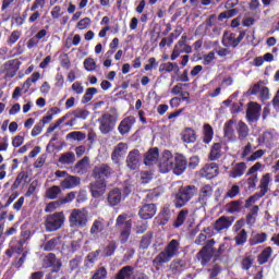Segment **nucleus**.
<instances>
[{
	"label": "nucleus",
	"instance_id": "nucleus-1",
	"mask_svg": "<svg viewBox=\"0 0 279 279\" xmlns=\"http://www.w3.org/2000/svg\"><path fill=\"white\" fill-rule=\"evenodd\" d=\"M180 254V241L171 240L154 259L153 265L156 269H160L165 264L171 263V258H175Z\"/></svg>",
	"mask_w": 279,
	"mask_h": 279
},
{
	"label": "nucleus",
	"instance_id": "nucleus-2",
	"mask_svg": "<svg viewBox=\"0 0 279 279\" xmlns=\"http://www.w3.org/2000/svg\"><path fill=\"white\" fill-rule=\"evenodd\" d=\"M197 195V186L195 185H185L181 186L178 192L174 194L173 204L175 208H184L193 197Z\"/></svg>",
	"mask_w": 279,
	"mask_h": 279
},
{
	"label": "nucleus",
	"instance_id": "nucleus-3",
	"mask_svg": "<svg viewBox=\"0 0 279 279\" xmlns=\"http://www.w3.org/2000/svg\"><path fill=\"white\" fill-rule=\"evenodd\" d=\"M269 182H271V174L266 173L262 177L259 181V192H256L255 194L251 195L246 201L244 208H251L253 204H256L260 197H265L267 193L269 192Z\"/></svg>",
	"mask_w": 279,
	"mask_h": 279
},
{
	"label": "nucleus",
	"instance_id": "nucleus-4",
	"mask_svg": "<svg viewBox=\"0 0 279 279\" xmlns=\"http://www.w3.org/2000/svg\"><path fill=\"white\" fill-rule=\"evenodd\" d=\"M71 228H86L88 211L86 209H73L69 217Z\"/></svg>",
	"mask_w": 279,
	"mask_h": 279
},
{
	"label": "nucleus",
	"instance_id": "nucleus-5",
	"mask_svg": "<svg viewBox=\"0 0 279 279\" xmlns=\"http://www.w3.org/2000/svg\"><path fill=\"white\" fill-rule=\"evenodd\" d=\"M64 213L58 211L47 216L45 220V228L47 232H56L64 226Z\"/></svg>",
	"mask_w": 279,
	"mask_h": 279
},
{
	"label": "nucleus",
	"instance_id": "nucleus-6",
	"mask_svg": "<svg viewBox=\"0 0 279 279\" xmlns=\"http://www.w3.org/2000/svg\"><path fill=\"white\" fill-rule=\"evenodd\" d=\"M118 118L114 114L105 113L98 119V130L101 134H110L117 126Z\"/></svg>",
	"mask_w": 279,
	"mask_h": 279
},
{
	"label": "nucleus",
	"instance_id": "nucleus-7",
	"mask_svg": "<svg viewBox=\"0 0 279 279\" xmlns=\"http://www.w3.org/2000/svg\"><path fill=\"white\" fill-rule=\"evenodd\" d=\"M114 169L110 167L108 163H100L98 166H95L93 170V177L96 178V180H110V178H113L114 175Z\"/></svg>",
	"mask_w": 279,
	"mask_h": 279
},
{
	"label": "nucleus",
	"instance_id": "nucleus-8",
	"mask_svg": "<svg viewBox=\"0 0 279 279\" xmlns=\"http://www.w3.org/2000/svg\"><path fill=\"white\" fill-rule=\"evenodd\" d=\"M189 38L186 36H182L180 40L174 45L172 53L170 56V60L174 61L180 58L181 53H193V47L186 44Z\"/></svg>",
	"mask_w": 279,
	"mask_h": 279
},
{
	"label": "nucleus",
	"instance_id": "nucleus-9",
	"mask_svg": "<svg viewBox=\"0 0 279 279\" xmlns=\"http://www.w3.org/2000/svg\"><path fill=\"white\" fill-rule=\"evenodd\" d=\"M175 158H173V154L170 150H163L161 156L159 157V169L161 173H169L172 171L173 163Z\"/></svg>",
	"mask_w": 279,
	"mask_h": 279
},
{
	"label": "nucleus",
	"instance_id": "nucleus-10",
	"mask_svg": "<svg viewBox=\"0 0 279 279\" xmlns=\"http://www.w3.org/2000/svg\"><path fill=\"white\" fill-rule=\"evenodd\" d=\"M213 245H215V240H209L208 243L197 253V258L201 260L203 267L213 260V255L215 254Z\"/></svg>",
	"mask_w": 279,
	"mask_h": 279
},
{
	"label": "nucleus",
	"instance_id": "nucleus-11",
	"mask_svg": "<svg viewBox=\"0 0 279 279\" xmlns=\"http://www.w3.org/2000/svg\"><path fill=\"white\" fill-rule=\"evenodd\" d=\"M88 189L89 193H92V197L99 199V197H104V195H106L108 183H106L104 180L97 179L96 181L89 183Z\"/></svg>",
	"mask_w": 279,
	"mask_h": 279
},
{
	"label": "nucleus",
	"instance_id": "nucleus-12",
	"mask_svg": "<svg viewBox=\"0 0 279 279\" xmlns=\"http://www.w3.org/2000/svg\"><path fill=\"white\" fill-rule=\"evenodd\" d=\"M235 220L236 217L234 216H221L214 222V230L216 232H223V230H229Z\"/></svg>",
	"mask_w": 279,
	"mask_h": 279
},
{
	"label": "nucleus",
	"instance_id": "nucleus-13",
	"mask_svg": "<svg viewBox=\"0 0 279 279\" xmlns=\"http://www.w3.org/2000/svg\"><path fill=\"white\" fill-rule=\"evenodd\" d=\"M245 38V32L242 31L240 32L239 36L236 37V34L230 33L227 35L225 33L223 39H222V45L223 47H232L233 49H236L238 45H241V41Z\"/></svg>",
	"mask_w": 279,
	"mask_h": 279
},
{
	"label": "nucleus",
	"instance_id": "nucleus-14",
	"mask_svg": "<svg viewBox=\"0 0 279 279\" xmlns=\"http://www.w3.org/2000/svg\"><path fill=\"white\" fill-rule=\"evenodd\" d=\"M186 167H189V161L186 160V157L182 154H177L174 156L172 173H174V175H182V173L186 171Z\"/></svg>",
	"mask_w": 279,
	"mask_h": 279
},
{
	"label": "nucleus",
	"instance_id": "nucleus-15",
	"mask_svg": "<svg viewBox=\"0 0 279 279\" xmlns=\"http://www.w3.org/2000/svg\"><path fill=\"white\" fill-rule=\"evenodd\" d=\"M44 267L45 269L52 267V274H58L62 269V262L56 257V254L49 253L44 257Z\"/></svg>",
	"mask_w": 279,
	"mask_h": 279
},
{
	"label": "nucleus",
	"instance_id": "nucleus-16",
	"mask_svg": "<svg viewBox=\"0 0 279 279\" xmlns=\"http://www.w3.org/2000/svg\"><path fill=\"white\" fill-rule=\"evenodd\" d=\"M202 178H206V180H213V178H217L219 175V165L217 162L206 163L201 169Z\"/></svg>",
	"mask_w": 279,
	"mask_h": 279
},
{
	"label": "nucleus",
	"instance_id": "nucleus-17",
	"mask_svg": "<svg viewBox=\"0 0 279 279\" xmlns=\"http://www.w3.org/2000/svg\"><path fill=\"white\" fill-rule=\"evenodd\" d=\"M125 154H128V144L120 142L111 153V160L114 165H119L121 162V158H125Z\"/></svg>",
	"mask_w": 279,
	"mask_h": 279
},
{
	"label": "nucleus",
	"instance_id": "nucleus-18",
	"mask_svg": "<svg viewBox=\"0 0 279 279\" xmlns=\"http://www.w3.org/2000/svg\"><path fill=\"white\" fill-rule=\"evenodd\" d=\"M184 32V28L179 25L175 27V29L169 35L168 38L163 37L161 41L159 43V47L162 49L165 47H171L173 45V40H178L180 36H182V33Z\"/></svg>",
	"mask_w": 279,
	"mask_h": 279
},
{
	"label": "nucleus",
	"instance_id": "nucleus-19",
	"mask_svg": "<svg viewBox=\"0 0 279 279\" xmlns=\"http://www.w3.org/2000/svg\"><path fill=\"white\" fill-rule=\"evenodd\" d=\"M221 156H223V143L216 142L210 146L207 158L211 162H216V160H219Z\"/></svg>",
	"mask_w": 279,
	"mask_h": 279
},
{
	"label": "nucleus",
	"instance_id": "nucleus-20",
	"mask_svg": "<svg viewBox=\"0 0 279 279\" xmlns=\"http://www.w3.org/2000/svg\"><path fill=\"white\" fill-rule=\"evenodd\" d=\"M260 105H258L257 102H250L246 110L247 121H250L251 123L258 121V119H260Z\"/></svg>",
	"mask_w": 279,
	"mask_h": 279
},
{
	"label": "nucleus",
	"instance_id": "nucleus-21",
	"mask_svg": "<svg viewBox=\"0 0 279 279\" xmlns=\"http://www.w3.org/2000/svg\"><path fill=\"white\" fill-rule=\"evenodd\" d=\"M126 165L132 171L138 169V166L141 165V151L138 149L129 153Z\"/></svg>",
	"mask_w": 279,
	"mask_h": 279
},
{
	"label": "nucleus",
	"instance_id": "nucleus-22",
	"mask_svg": "<svg viewBox=\"0 0 279 279\" xmlns=\"http://www.w3.org/2000/svg\"><path fill=\"white\" fill-rule=\"evenodd\" d=\"M213 193H215V190L213 189V185L205 184L201 187L197 202L199 204L206 205L208 199L213 197Z\"/></svg>",
	"mask_w": 279,
	"mask_h": 279
},
{
	"label": "nucleus",
	"instance_id": "nucleus-23",
	"mask_svg": "<svg viewBox=\"0 0 279 279\" xmlns=\"http://www.w3.org/2000/svg\"><path fill=\"white\" fill-rule=\"evenodd\" d=\"M156 204L145 203L141 208V219L147 220L153 219L156 215Z\"/></svg>",
	"mask_w": 279,
	"mask_h": 279
},
{
	"label": "nucleus",
	"instance_id": "nucleus-24",
	"mask_svg": "<svg viewBox=\"0 0 279 279\" xmlns=\"http://www.w3.org/2000/svg\"><path fill=\"white\" fill-rule=\"evenodd\" d=\"M116 228L118 230H132V219L128 214H121L116 220Z\"/></svg>",
	"mask_w": 279,
	"mask_h": 279
},
{
	"label": "nucleus",
	"instance_id": "nucleus-25",
	"mask_svg": "<svg viewBox=\"0 0 279 279\" xmlns=\"http://www.w3.org/2000/svg\"><path fill=\"white\" fill-rule=\"evenodd\" d=\"M122 197L123 195L121 194V190L116 187L109 191L107 195V202L109 206H119V204H121Z\"/></svg>",
	"mask_w": 279,
	"mask_h": 279
},
{
	"label": "nucleus",
	"instance_id": "nucleus-26",
	"mask_svg": "<svg viewBox=\"0 0 279 279\" xmlns=\"http://www.w3.org/2000/svg\"><path fill=\"white\" fill-rule=\"evenodd\" d=\"M134 123H136V119H134V117L124 118L118 126V131L121 136H125V134L132 130V125H134Z\"/></svg>",
	"mask_w": 279,
	"mask_h": 279
},
{
	"label": "nucleus",
	"instance_id": "nucleus-27",
	"mask_svg": "<svg viewBox=\"0 0 279 279\" xmlns=\"http://www.w3.org/2000/svg\"><path fill=\"white\" fill-rule=\"evenodd\" d=\"M82 183V179H80V177H75V175H66L64 178L63 181L60 182V185L62 186V189H75V186H80V184Z\"/></svg>",
	"mask_w": 279,
	"mask_h": 279
},
{
	"label": "nucleus",
	"instance_id": "nucleus-28",
	"mask_svg": "<svg viewBox=\"0 0 279 279\" xmlns=\"http://www.w3.org/2000/svg\"><path fill=\"white\" fill-rule=\"evenodd\" d=\"M158 158H160L158 147L150 148L144 157V165H146V167H151L154 162H158Z\"/></svg>",
	"mask_w": 279,
	"mask_h": 279
},
{
	"label": "nucleus",
	"instance_id": "nucleus-29",
	"mask_svg": "<svg viewBox=\"0 0 279 279\" xmlns=\"http://www.w3.org/2000/svg\"><path fill=\"white\" fill-rule=\"evenodd\" d=\"M247 171V165L243 161L235 163V166L229 171V175L236 180V178H243Z\"/></svg>",
	"mask_w": 279,
	"mask_h": 279
},
{
	"label": "nucleus",
	"instance_id": "nucleus-30",
	"mask_svg": "<svg viewBox=\"0 0 279 279\" xmlns=\"http://www.w3.org/2000/svg\"><path fill=\"white\" fill-rule=\"evenodd\" d=\"M244 186L246 193H254L256 191V184H258V175H251L246 180L240 182Z\"/></svg>",
	"mask_w": 279,
	"mask_h": 279
},
{
	"label": "nucleus",
	"instance_id": "nucleus-31",
	"mask_svg": "<svg viewBox=\"0 0 279 279\" xmlns=\"http://www.w3.org/2000/svg\"><path fill=\"white\" fill-rule=\"evenodd\" d=\"M114 279H136V271L132 266H124L118 271Z\"/></svg>",
	"mask_w": 279,
	"mask_h": 279
},
{
	"label": "nucleus",
	"instance_id": "nucleus-32",
	"mask_svg": "<svg viewBox=\"0 0 279 279\" xmlns=\"http://www.w3.org/2000/svg\"><path fill=\"white\" fill-rule=\"evenodd\" d=\"M243 210V201L242 199H236V201H231L226 205V213L228 215H236Z\"/></svg>",
	"mask_w": 279,
	"mask_h": 279
},
{
	"label": "nucleus",
	"instance_id": "nucleus-33",
	"mask_svg": "<svg viewBox=\"0 0 279 279\" xmlns=\"http://www.w3.org/2000/svg\"><path fill=\"white\" fill-rule=\"evenodd\" d=\"M274 256V248L271 246H266L258 255L257 263L258 265H267L269 258Z\"/></svg>",
	"mask_w": 279,
	"mask_h": 279
},
{
	"label": "nucleus",
	"instance_id": "nucleus-34",
	"mask_svg": "<svg viewBox=\"0 0 279 279\" xmlns=\"http://www.w3.org/2000/svg\"><path fill=\"white\" fill-rule=\"evenodd\" d=\"M213 138H215V130L208 123L203 125V143L204 145H210L213 143Z\"/></svg>",
	"mask_w": 279,
	"mask_h": 279
},
{
	"label": "nucleus",
	"instance_id": "nucleus-35",
	"mask_svg": "<svg viewBox=\"0 0 279 279\" xmlns=\"http://www.w3.org/2000/svg\"><path fill=\"white\" fill-rule=\"evenodd\" d=\"M5 77H14L19 71V61L10 60L4 63Z\"/></svg>",
	"mask_w": 279,
	"mask_h": 279
},
{
	"label": "nucleus",
	"instance_id": "nucleus-36",
	"mask_svg": "<svg viewBox=\"0 0 279 279\" xmlns=\"http://www.w3.org/2000/svg\"><path fill=\"white\" fill-rule=\"evenodd\" d=\"M159 73H180V65L175 62H166L159 65Z\"/></svg>",
	"mask_w": 279,
	"mask_h": 279
},
{
	"label": "nucleus",
	"instance_id": "nucleus-37",
	"mask_svg": "<svg viewBox=\"0 0 279 279\" xmlns=\"http://www.w3.org/2000/svg\"><path fill=\"white\" fill-rule=\"evenodd\" d=\"M265 241H267L266 232L252 233L248 239V245L251 247H254V245H260L262 243H265Z\"/></svg>",
	"mask_w": 279,
	"mask_h": 279
},
{
	"label": "nucleus",
	"instance_id": "nucleus-38",
	"mask_svg": "<svg viewBox=\"0 0 279 279\" xmlns=\"http://www.w3.org/2000/svg\"><path fill=\"white\" fill-rule=\"evenodd\" d=\"M171 219V209L169 207H163L157 216V221L159 226H167Z\"/></svg>",
	"mask_w": 279,
	"mask_h": 279
},
{
	"label": "nucleus",
	"instance_id": "nucleus-39",
	"mask_svg": "<svg viewBox=\"0 0 279 279\" xmlns=\"http://www.w3.org/2000/svg\"><path fill=\"white\" fill-rule=\"evenodd\" d=\"M258 210H260V207L258 205H255L251 207L250 211L246 215V225L247 226H254L256 223V217H258Z\"/></svg>",
	"mask_w": 279,
	"mask_h": 279
},
{
	"label": "nucleus",
	"instance_id": "nucleus-40",
	"mask_svg": "<svg viewBox=\"0 0 279 279\" xmlns=\"http://www.w3.org/2000/svg\"><path fill=\"white\" fill-rule=\"evenodd\" d=\"M247 136H250V128L247 124H245V122L240 121L238 123V138L239 141H245Z\"/></svg>",
	"mask_w": 279,
	"mask_h": 279
},
{
	"label": "nucleus",
	"instance_id": "nucleus-41",
	"mask_svg": "<svg viewBox=\"0 0 279 279\" xmlns=\"http://www.w3.org/2000/svg\"><path fill=\"white\" fill-rule=\"evenodd\" d=\"M62 194V187L60 185H52L46 190L47 199H58V197Z\"/></svg>",
	"mask_w": 279,
	"mask_h": 279
},
{
	"label": "nucleus",
	"instance_id": "nucleus-42",
	"mask_svg": "<svg viewBox=\"0 0 279 279\" xmlns=\"http://www.w3.org/2000/svg\"><path fill=\"white\" fill-rule=\"evenodd\" d=\"M235 233H238L233 239L235 241V245L238 247H243V245L247 243V230L242 229L241 231H238Z\"/></svg>",
	"mask_w": 279,
	"mask_h": 279
},
{
	"label": "nucleus",
	"instance_id": "nucleus-43",
	"mask_svg": "<svg viewBox=\"0 0 279 279\" xmlns=\"http://www.w3.org/2000/svg\"><path fill=\"white\" fill-rule=\"evenodd\" d=\"M186 217H189V210L182 209L179 211L175 221L173 222V228H180L184 226V221H186Z\"/></svg>",
	"mask_w": 279,
	"mask_h": 279
},
{
	"label": "nucleus",
	"instance_id": "nucleus-44",
	"mask_svg": "<svg viewBox=\"0 0 279 279\" xmlns=\"http://www.w3.org/2000/svg\"><path fill=\"white\" fill-rule=\"evenodd\" d=\"M59 162L61 165H73V162H75V153L68 151L65 154H62L59 158Z\"/></svg>",
	"mask_w": 279,
	"mask_h": 279
},
{
	"label": "nucleus",
	"instance_id": "nucleus-45",
	"mask_svg": "<svg viewBox=\"0 0 279 279\" xmlns=\"http://www.w3.org/2000/svg\"><path fill=\"white\" fill-rule=\"evenodd\" d=\"M170 269L172 274H182L184 271V260L182 259H174L170 264Z\"/></svg>",
	"mask_w": 279,
	"mask_h": 279
},
{
	"label": "nucleus",
	"instance_id": "nucleus-46",
	"mask_svg": "<svg viewBox=\"0 0 279 279\" xmlns=\"http://www.w3.org/2000/svg\"><path fill=\"white\" fill-rule=\"evenodd\" d=\"M59 243H60V238H52L48 242L44 243L41 245V248L44 252H51L52 250H56Z\"/></svg>",
	"mask_w": 279,
	"mask_h": 279
},
{
	"label": "nucleus",
	"instance_id": "nucleus-47",
	"mask_svg": "<svg viewBox=\"0 0 279 279\" xmlns=\"http://www.w3.org/2000/svg\"><path fill=\"white\" fill-rule=\"evenodd\" d=\"M183 141L184 143H195V141H197V133L195 130L191 128L186 129L183 134Z\"/></svg>",
	"mask_w": 279,
	"mask_h": 279
},
{
	"label": "nucleus",
	"instance_id": "nucleus-48",
	"mask_svg": "<svg viewBox=\"0 0 279 279\" xmlns=\"http://www.w3.org/2000/svg\"><path fill=\"white\" fill-rule=\"evenodd\" d=\"M97 93H99V90L95 87L87 88L82 98V104H88V101H92L93 97H95V95H97Z\"/></svg>",
	"mask_w": 279,
	"mask_h": 279
},
{
	"label": "nucleus",
	"instance_id": "nucleus-49",
	"mask_svg": "<svg viewBox=\"0 0 279 279\" xmlns=\"http://www.w3.org/2000/svg\"><path fill=\"white\" fill-rule=\"evenodd\" d=\"M252 265H254V256L253 255L244 256L241 262V267L243 271H250V269H252Z\"/></svg>",
	"mask_w": 279,
	"mask_h": 279
},
{
	"label": "nucleus",
	"instance_id": "nucleus-50",
	"mask_svg": "<svg viewBox=\"0 0 279 279\" xmlns=\"http://www.w3.org/2000/svg\"><path fill=\"white\" fill-rule=\"evenodd\" d=\"M99 254H101V251H95L89 253L85 258V265L86 267H93L95 265V260L99 257Z\"/></svg>",
	"mask_w": 279,
	"mask_h": 279
},
{
	"label": "nucleus",
	"instance_id": "nucleus-51",
	"mask_svg": "<svg viewBox=\"0 0 279 279\" xmlns=\"http://www.w3.org/2000/svg\"><path fill=\"white\" fill-rule=\"evenodd\" d=\"M234 120H229L225 123V128H223V132H225V136H227L228 138H232V136H234Z\"/></svg>",
	"mask_w": 279,
	"mask_h": 279
},
{
	"label": "nucleus",
	"instance_id": "nucleus-52",
	"mask_svg": "<svg viewBox=\"0 0 279 279\" xmlns=\"http://www.w3.org/2000/svg\"><path fill=\"white\" fill-rule=\"evenodd\" d=\"M238 195H241V187L238 184H233L230 190L226 193L225 197L234 199Z\"/></svg>",
	"mask_w": 279,
	"mask_h": 279
},
{
	"label": "nucleus",
	"instance_id": "nucleus-53",
	"mask_svg": "<svg viewBox=\"0 0 279 279\" xmlns=\"http://www.w3.org/2000/svg\"><path fill=\"white\" fill-rule=\"evenodd\" d=\"M106 278H108V270L106 269V267H100L94 272L90 279H106Z\"/></svg>",
	"mask_w": 279,
	"mask_h": 279
},
{
	"label": "nucleus",
	"instance_id": "nucleus-54",
	"mask_svg": "<svg viewBox=\"0 0 279 279\" xmlns=\"http://www.w3.org/2000/svg\"><path fill=\"white\" fill-rule=\"evenodd\" d=\"M66 138H71L72 141H84L86 138V133L74 131L66 135Z\"/></svg>",
	"mask_w": 279,
	"mask_h": 279
},
{
	"label": "nucleus",
	"instance_id": "nucleus-55",
	"mask_svg": "<svg viewBox=\"0 0 279 279\" xmlns=\"http://www.w3.org/2000/svg\"><path fill=\"white\" fill-rule=\"evenodd\" d=\"M99 232H104V222L95 220L90 228V234H99Z\"/></svg>",
	"mask_w": 279,
	"mask_h": 279
},
{
	"label": "nucleus",
	"instance_id": "nucleus-56",
	"mask_svg": "<svg viewBox=\"0 0 279 279\" xmlns=\"http://www.w3.org/2000/svg\"><path fill=\"white\" fill-rule=\"evenodd\" d=\"M141 180H142V184H149V182H151V180H154V172L153 171H142Z\"/></svg>",
	"mask_w": 279,
	"mask_h": 279
},
{
	"label": "nucleus",
	"instance_id": "nucleus-57",
	"mask_svg": "<svg viewBox=\"0 0 279 279\" xmlns=\"http://www.w3.org/2000/svg\"><path fill=\"white\" fill-rule=\"evenodd\" d=\"M263 156H265V150L258 149L246 158V162H254L256 160H260Z\"/></svg>",
	"mask_w": 279,
	"mask_h": 279
},
{
	"label": "nucleus",
	"instance_id": "nucleus-58",
	"mask_svg": "<svg viewBox=\"0 0 279 279\" xmlns=\"http://www.w3.org/2000/svg\"><path fill=\"white\" fill-rule=\"evenodd\" d=\"M260 169H263V163L260 161H257L255 165H253L246 172V175H258V171H260Z\"/></svg>",
	"mask_w": 279,
	"mask_h": 279
},
{
	"label": "nucleus",
	"instance_id": "nucleus-59",
	"mask_svg": "<svg viewBox=\"0 0 279 279\" xmlns=\"http://www.w3.org/2000/svg\"><path fill=\"white\" fill-rule=\"evenodd\" d=\"M73 114L75 117V119H88V116L90 114V112H88V110L86 109H75L73 111Z\"/></svg>",
	"mask_w": 279,
	"mask_h": 279
},
{
	"label": "nucleus",
	"instance_id": "nucleus-60",
	"mask_svg": "<svg viewBox=\"0 0 279 279\" xmlns=\"http://www.w3.org/2000/svg\"><path fill=\"white\" fill-rule=\"evenodd\" d=\"M84 68L86 71H95L97 69V62L93 58H87L84 61Z\"/></svg>",
	"mask_w": 279,
	"mask_h": 279
},
{
	"label": "nucleus",
	"instance_id": "nucleus-61",
	"mask_svg": "<svg viewBox=\"0 0 279 279\" xmlns=\"http://www.w3.org/2000/svg\"><path fill=\"white\" fill-rule=\"evenodd\" d=\"M151 234H145L142 236L141 240V247L142 250H147L149 247V245H151Z\"/></svg>",
	"mask_w": 279,
	"mask_h": 279
},
{
	"label": "nucleus",
	"instance_id": "nucleus-62",
	"mask_svg": "<svg viewBox=\"0 0 279 279\" xmlns=\"http://www.w3.org/2000/svg\"><path fill=\"white\" fill-rule=\"evenodd\" d=\"M117 250V242L111 241L105 248V256H112L114 254V251Z\"/></svg>",
	"mask_w": 279,
	"mask_h": 279
},
{
	"label": "nucleus",
	"instance_id": "nucleus-63",
	"mask_svg": "<svg viewBox=\"0 0 279 279\" xmlns=\"http://www.w3.org/2000/svg\"><path fill=\"white\" fill-rule=\"evenodd\" d=\"M215 60V52L209 51L207 54L203 57V64L204 66H208Z\"/></svg>",
	"mask_w": 279,
	"mask_h": 279
},
{
	"label": "nucleus",
	"instance_id": "nucleus-64",
	"mask_svg": "<svg viewBox=\"0 0 279 279\" xmlns=\"http://www.w3.org/2000/svg\"><path fill=\"white\" fill-rule=\"evenodd\" d=\"M144 69L146 71H151V69H158V61H156V58L151 57L148 59V63L144 65Z\"/></svg>",
	"mask_w": 279,
	"mask_h": 279
}]
</instances>
